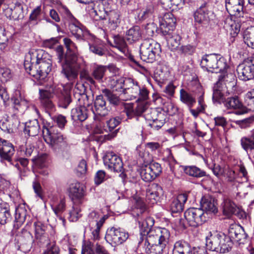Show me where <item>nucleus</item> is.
<instances>
[{"label":"nucleus","instance_id":"f257e3e1","mask_svg":"<svg viewBox=\"0 0 254 254\" xmlns=\"http://www.w3.org/2000/svg\"><path fill=\"white\" fill-rule=\"evenodd\" d=\"M58 62L62 66V73L68 80L77 77L79 69L84 64L83 59L78 56L77 48L73 43L68 49L65 55L64 54L63 48L58 46L56 48Z\"/></svg>","mask_w":254,"mask_h":254},{"label":"nucleus","instance_id":"f03ea898","mask_svg":"<svg viewBox=\"0 0 254 254\" xmlns=\"http://www.w3.org/2000/svg\"><path fill=\"white\" fill-rule=\"evenodd\" d=\"M40 99L46 108L52 109L53 104L51 99L55 95L59 99V106L66 108L71 102L70 90L62 85L51 88L49 90H39Z\"/></svg>","mask_w":254,"mask_h":254},{"label":"nucleus","instance_id":"7ed1b4c3","mask_svg":"<svg viewBox=\"0 0 254 254\" xmlns=\"http://www.w3.org/2000/svg\"><path fill=\"white\" fill-rule=\"evenodd\" d=\"M154 220L151 217H148L142 222V226L145 230L149 229L147 232L144 246L154 244L169 242L170 236L169 231L165 228L157 227L150 229L154 225Z\"/></svg>","mask_w":254,"mask_h":254},{"label":"nucleus","instance_id":"20e7f679","mask_svg":"<svg viewBox=\"0 0 254 254\" xmlns=\"http://www.w3.org/2000/svg\"><path fill=\"white\" fill-rule=\"evenodd\" d=\"M43 135L45 141L56 151H59L66 147V138L59 132L56 127H43Z\"/></svg>","mask_w":254,"mask_h":254},{"label":"nucleus","instance_id":"39448f33","mask_svg":"<svg viewBox=\"0 0 254 254\" xmlns=\"http://www.w3.org/2000/svg\"><path fill=\"white\" fill-rule=\"evenodd\" d=\"M126 87L120 95L123 100L136 99V101H138L145 100L148 98L149 92L147 89L143 86H140L133 79L126 78Z\"/></svg>","mask_w":254,"mask_h":254},{"label":"nucleus","instance_id":"423d86ee","mask_svg":"<svg viewBox=\"0 0 254 254\" xmlns=\"http://www.w3.org/2000/svg\"><path fill=\"white\" fill-rule=\"evenodd\" d=\"M200 65L208 71L218 73L228 67L226 60L215 54L206 55L202 57Z\"/></svg>","mask_w":254,"mask_h":254},{"label":"nucleus","instance_id":"0eeeda50","mask_svg":"<svg viewBox=\"0 0 254 254\" xmlns=\"http://www.w3.org/2000/svg\"><path fill=\"white\" fill-rule=\"evenodd\" d=\"M161 52L160 45L152 39L144 40L140 46V58L147 63L154 62Z\"/></svg>","mask_w":254,"mask_h":254},{"label":"nucleus","instance_id":"6e6552de","mask_svg":"<svg viewBox=\"0 0 254 254\" xmlns=\"http://www.w3.org/2000/svg\"><path fill=\"white\" fill-rule=\"evenodd\" d=\"M52 65V61L49 55V57H46L45 59L35 65L34 68H31V65L29 63H26L25 68L27 72L36 79L43 81L51 71Z\"/></svg>","mask_w":254,"mask_h":254},{"label":"nucleus","instance_id":"1a4fd4ad","mask_svg":"<svg viewBox=\"0 0 254 254\" xmlns=\"http://www.w3.org/2000/svg\"><path fill=\"white\" fill-rule=\"evenodd\" d=\"M105 166L111 171L121 173L119 177L123 180L127 177L124 172L123 162L122 158L113 152L107 153L103 158Z\"/></svg>","mask_w":254,"mask_h":254},{"label":"nucleus","instance_id":"9d476101","mask_svg":"<svg viewBox=\"0 0 254 254\" xmlns=\"http://www.w3.org/2000/svg\"><path fill=\"white\" fill-rule=\"evenodd\" d=\"M208 213L202 209L190 208L184 213V217L189 225L192 227H197L206 221Z\"/></svg>","mask_w":254,"mask_h":254},{"label":"nucleus","instance_id":"9b49d317","mask_svg":"<svg viewBox=\"0 0 254 254\" xmlns=\"http://www.w3.org/2000/svg\"><path fill=\"white\" fill-rule=\"evenodd\" d=\"M128 234L120 228L112 227L107 231L105 239L112 246L123 244L128 238Z\"/></svg>","mask_w":254,"mask_h":254},{"label":"nucleus","instance_id":"f8f14e48","mask_svg":"<svg viewBox=\"0 0 254 254\" xmlns=\"http://www.w3.org/2000/svg\"><path fill=\"white\" fill-rule=\"evenodd\" d=\"M144 118L149 121V125L155 129H159L164 124L165 115L163 112L157 109H147L144 115Z\"/></svg>","mask_w":254,"mask_h":254},{"label":"nucleus","instance_id":"ddd939ff","mask_svg":"<svg viewBox=\"0 0 254 254\" xmlns=\"http://www.w3.org/2000/svg\"><path fill=\"white\" fill-rule=\"evenodd\" d=\"M162 172L160 164L152 162L143 166L140 170V176L145 182H151L155 179Z\"/></svg>","mask_w":254,"mask_h":254},{"label":"nucleus","instance_id":"4468645a","mask_svg":"<svg viewBox=\"0 0 254 254\" xmlns=\"http://www.w3.org/2000/svg\"><path fill=\"white\" fill-rule=\"evenodd\" d=\"M239 78L248 81L254 77V59L248 60L240 64L237 68Z\"/></svg>","mask_w":254,"mask_h":254},{"label":"nucleus","instance_id":"2eb2a0df","mask_svg":"<svg viewBox=\"0 0 254 254\" xmlns=\"http://www.w3.org/2000/svg\"><path fill=\"white\" fill-rule=\"evenodd\" d=\"M96 14L99 16L100 19H106L108 18L109 26L112 30H115L119 25L121 19L119 12L116 10H109L108 8H104L103 11L99 10L98 13L95 11Z\"/></svg>","mask_w":254,"mask_h":254},{"label":"nucleus","instance_id":"dca6fc26","mask_svg":"<svg viewBox=\"0 0 254 254\" xmlns=\"http://www.w3.org/2000/svg\"><path fill=\"white\" fill-rule=\"evenodd\" d=\"M227 237L230 238L232 244L236 243L240 244L244 243L248 235L241 226L234 224L230 226Z\"/></svg>","mask_w":254,"mask_h":254},{"label":"nucleus","instance_id":"f3484780","mask_svg":"<svg viewBox=\"0 0 254 254\" xmlns=\"http://www.w3.org/2000/svg\"><path fill=\"white\" fill-rule=\"evenodd\" d=\"M213 17V11L205 3L202 4L194 14L195 21L203 25L207 24Z\"/></svg>","mask_w":254,"mask_h":254},{"label":"nucleus","instance_id":"a211bd4d","mask_svg":"<svg viewBox=\"0 0 254 254\" xmlns=\"http://www.w3.org/2000/svg\"><path fill=\"white\" fill-rule=\"evenodd\" d=\"M176 19L173 14L167 12L159 18V25L162 34H169L176 27Z\"/></svg>","mask_w":254,"mask_h":254},{"label":"nucleus","instance_id":"6ab92c4d","mask_svg":"<svg viewBox=\"0 0 254 254\" xmlns=\"http://www.w3.org/2000/svg\"><path fill=\"white\" fill-rule=\"evenodd\" d=\"M162 187L158 184L152 183L148 186L146 192V200L151 204L156 203L160 197L163 195Z\"/></svg>","mask_w":254,"mask_h":254},{"label":"nucleus","instance_id":"aec40b11","mask_svg":"<svg viewBox=\"0 0 254 254\" xmlns=\"http://www.w3.org/2000/svg\"><path fill=\"white\" fill-rule=\"evenodd\" d=\"M49 57V54L41 49H31L26 56V60L24 62V65L26 63H29L31 65V68L36 65L41 60Z\"/></svg>","mask_w":254,"mask_h":254},{"label":"nucleus","instance_id":"412c9836","mask_svg":"<svg viewBox=\"0 0 254 254\" xmlns=\"http://www.w3.org/2000/svg\"><path fill=\"white\" fill-rule=\"evenodd\" d=\"M108 218L107 215H103L99 211L93 210L87 215L86 221L89 228H94L97 226H102Z\"/></svg>","mask_w":254,"mask_h":254},{"label":"nucleus","instance_id":"4be33fe9","mask_svg":"<svg viewBox=\"0 0 254 254\" xmlns=\"http://www.w3.org/2000/svg\"><path fill=\"white\" fill-rule=\"evenodd\" d=\"M228 67L223 71L219 72L221 74L219 76L218 83L221 85L223 83L225 85V88L233 89L237 84V79L235 74L231 71H228Z\"/></svg>","mask_w":254,"mask_h":254},{"label":"nucleus","instance_id":"5701e85b","mask_svg":"<svg viewBox=\"0 0 254 254\" xmlns=\"http://www.w3.org/2000/svg\"><path fill=\"white\" fill-rule=\"evenodd\" d=\"M20 125V121L15 117L4 119L0 124V128L4 132L12 133L16 132Z\"/></svg>","mask_w":254,"mask_h":254},{"label":"nucleus","instance_id":"b1692460","mask_svg":"<svg viewBox=\"0 0 254 254\" xmlns=\"http://www.w3.org/2000/svg\"><path fill=\"white\" fill-rule=\"evenodd\" d=\"M244 4V0H228L226 8L230 14L240 16L243 13Z\"/></svg>","mask_w":254,"mask_h":254},{"label":"nucleus","instance_id":"393cba45","mask_svg":"<svg viewBox=\"0 0 254 254\" xmlns=\"http://www.w3.org/2000/svg\"><path fill=\"white\" fill-rule=\"evenodd\" d=\"M35 238L37 243L43 245L49 240L48 235L46 233L47 227L41 222L34 223Z\"/></svg>","mask_w":254,"mask_h":254},{"label":"nucleus","instance_id":"a878e982","mask_svg":"<svg viewBox=\"0 0 254 254\" xmlns=\"http://www.w3.org/2000/svg\"><path fill=\"white\" fill-rule=\"evenodd\" d=\"M14 151L13 146L11 143L6 140L2 141L1 146H0L1 161L6 160L9 162L10 164H12L11 162V159Z\"/></svg>","mask_w":254,"mask_h":254},{"label":"nucleus","instance_id":"bb28decb","mask_svg":"<svg viewBox=\"0 0 254 254\" xmlns=\"http://www.w3.org/2000/svg\"><path fill=\"white\" fill-rule=\"evenodd\" d=\"M68 27L71 34L77 39L84 38L85 28L75 18L69 21Z\"/></svg>","mask_w":254,"mask_h":254},{"label":"nucleus","instance_id":"cd10ccee","mask_svg":"<svg viewBox=\"0 0 254 254\" xmlns=\"http://www.w3.org/2000/svg\"><path fill=\"white\" fill-rule=\"evenodd\" d=\"M106 104V101L103 96H98L94 101V108L92 107L91 111L94 115L105 116L108 113Z\"/></svg>","mask_w":254,"mask_h":254},{"label":"nucleus","instance_id":"c85d7f7f","mask_svg":"<svg viewBox=\"0 0 254 254\" xmlns=\"http://www.w3.org/2000/svg\"><path fill=\"white\" fill-rule=\"evenodd\" d=\"M200 204L201 208L205 212L215 213L217 212L216 201L215 199L209 195L202 197Z\"/></svg>","mask_w":254,"mask_h":254},{"label":"nucleus","instance_id":"c756f323","mask_svg":"<svg viewBox=\"0 0 254 254\" xmlns=\"http://www.w3.org/2000/svg\"><path fill=\"white\" fill-rule=\"evenodd\" d=\"M221 233H214L212 234L209 232L206 237V246L208 249L212 251L219 252V243H220V237Z\"/></svg>","mask_w":254,"mask_h":254},{"label":"nucleus","instance_id":"7c9ffc66","mask_svg":"<svg viewBox=\"0 0 254 254\" xmlns=\"http://www.w3.org/2000/svg\"><path fill=\"white\" fill-rule=\"evenodd\" d=\"M188 199L186 193L179 194L177 198L173 199L170 205V209L172 213H179L184 209V204Z\"/></svg>","mask_w":254,"mask_h":254},{"label":"nucleus","instance_id":"2f4dec72","mask_svg":"<svg viewBox=\"0 0 254 254\" xmlns=\"http://www.w3.org/2000/svg\"><path fill=\"white\" fill-rule=\"evenodd\" d=\"M224 105L228 109L239 110L234 112L236 115H242L245 113L243 104L237 96L228 98L224 102Z\"/></svg>","mask_w":254,"mask_h":254},{"label":"nucleus","instance_id":"473e14b6","mask_svg":"<svg viewBox=\"0 0 254 254\" xmlns=\"http://www.w3.org/2000/svg\"><path fill=\"white\" fill-rule=\"evenodd\" d=\"M68 191L69 196L72 200L79 199L84 195V187L78 182L72 183L69 186Z\"/></svg>","mask_w":254,"mask_h":254},{"label":"nucleus","instance_id":"72a5a7b5","mask_svg":"<svg viewBox=\"0 0 254 254\" xmlns=\"http://www.w3.org/2000/svg\"><path fill=\"white\" fill-rule=\"evenodd\" d=\"M190 244L183 240L176 241L173 250V254H190L191 250Z\"/></svg>","mask_w":254,"mask_h":254},{"label":"nucleus","instance_id":"f704fd0d","mask_svg":"<svg viewBox=\"0 0 254 254\" xmlns=\"http://www.w3.org/2000/svg\"><path fill=\"white\" fill-rule=\"evenodd\" d=\"M51 206L52 210L57 217L63 221V224L65 222V220L62 217V215L65 210V200L64 198H61L57 202L53 201L51 203Z\"/></svg>","mask_w":254,"mask_h":254},{"label":"nucleus","instance_id":"c9c22d12","mask_svg":"<svg viewBox=\"0 0 254 254\" xmlns=\"http://www.w3.org/2000/svg\"><path fill=\"white\" fill-rule=\"evenodd\" d=\"M89 111L84 107H80L77 106L71 111V117L74 121H84L88 116Z\"/></svg>","mask_w":254,"mask_h":254},{"label":"nucleus","instance_id":"e433bc0d","mask_svg":"<svg viewBox=\"0 0 254 254\" xmlns=\"http://www.w3.org/2000/svg\"><path fill=\"white\" fill-rule=\"evenodd\" d=\"M165 36L168 48L171 50H176L180 45L181 37L177 33L173 31L170 32L169 34H163Z\"/></svg>","mask_w":254,"mask_h":254},{"label":"nucleus","instance_id":"4c0bfd02","mask_svg":"<svg viewBox=\"0 0 254 254\" xmlns=\"http://www.w3.org/2000/svg\"><path fill=\"white\" fill-rule=\"evenodd\" d=\"M221 207L223 210V214L228 216L235 214L237 208L236 204L227 197L224 198L221 204Z\"/></svg>","mask_w":254,"mask_h":254},{"label":"nucleus","instance_id":"58836bf2","mask_svg":"<svg viewBox=\"0 0 254 254\" xmlns=\"http://www.w3.org/2000/svg\"><path fill=\"white\" fill-rule=\"evenodd\" d=\"M169 242H162L153 245L144 246L145 252L148 254H162Z\"/></svg>","mask_w":254,"mask_h":254},{"label":"nucleus","instance_id":"ea45409f","mask_svg":"<svg viewBox=\"0 0 254 254\" xmlns=\"http://www.w3.org/2000/svg\"><path fill=\"white\" fill-rule=\"evenodd\" d=\"M40 129V126L36 119L25 123L24 132L28 136H34L37 135Z\"/></svg>","mask_w":254,"mask_h":254},{"label":"nucleus","instance_id":"a19ab883","mask_svg":"<svg viewBox=\"0 0 254 254\" xmlns=\"http://www.w3.org/2000/svg\"><path fill=\"white\" fill-rule=\"evenodd\" d=\"M126 39L129 43H132L139 40L141 37L140 29L139 26L131 27L126 33Z\"/></svg>","mask_w":254,"mask_h":254},{"label":"nucleus","instance_id":"79ce46f5","mask_svg":"<svg viewBox=\"0 0 254 254\" xmlns=\"http://www.w3.org/2000/svg\"><path fill=\"white\" fill-rule=\"evenodd\" d=\"M184 173L194 178H201L206 176V172L195 166H182Z\"/></svg>","mask_w":254,"mask_h":254},{"label":"nucleus","instance_id":"37998d69","mask_svg":"<svg viewBox=\"0 0 254 254\" xmlns=\"http://www.w3.org/2000/svg\"><path fill=\"white\" fill-rule=\"evenodd\" d=\"M27 211L23 207H19L16 209L15 213V220L14 228L18 229L25 222L27 216Z\"/></svg>","mask_w":254,"mask_h":254},{"label":"nucleus","instance_id":"c03bdc74","mask_svg":"<svg viewBox=\"0 0 254 254\" xmlns=\"http://www.w3.org/2000/svg\"><path fill=\"white\" fill-rule=\"evenodd\" d=\"M180 100L189 108H192L196 103L195 98L184 88H182L180 91Z\"/></svg>","mask_w":254,"mask_h":254},{"label":"nucleus","instance_id":"a18cd8bd","mask_svg":"<svg viewBox=\"0 0 254 254\" xmlns=\"http://www.w3.org/2000/svg\"><path fill=\"white\" fill-rule=\"evenodd\" d=\"M220 237L219 243V253H225L228 252L232 247V242L226 235L221 233Z\"/></svg>","mask_w":254,"mask_h":254},{"label":"nucleus","instance_id":"49530a36","mask_svg":"<svg viewBox=\"0 0 254 254\" xmlns=\"http://www.w3.org/2000/svg\"><path fill=\"white\" fill-rule=\"evenodd\" d=\"M242 147L246 151L254 149V129L248 136H244L241 139Z\"/></svg>","mask_w":254,"mask_h":254},{"label":"nucleus","instance_id":"de8ad7c7","mask_svg":"<svg viewBox=\"0 0 254 254\" xmlns=\"http://www.w3.org/2000/svg\"><path fill=\"white\" fill-rule=\"evenodd\" d=\"M243 39L248 47L254 49V26L249 27L244 31Z\"/></svg>","mask_w":254,"mask_h":254},{"label":"nucleus","instance_id":"09e8293b","mask_svg":"<svg viewBox=\"0 0 254 254\" xmlns=\"http://www.w3.org/2000/svg\"><path fill=\"white\" fill-rule=\"evenodd\" d=\"M120 122L121 120L119 117L111 118L106 121V126H104V128L98 132L100 133H103L104 131L107 132L112 131L119 125Z\"/></svg>","mask_w":254,"mask_h":254},{"label":"nucleus","instance_id":"8fccbe9b","mask_svg":"<svg viewBox=\"0 0 254 254\" xmlns=\"http://www.w3.org/2000/svg\"><path fill=\"white\" fill-rule=\"evenodd\" d=\"M224 27L230 32V34L233 37L236 36L240 31V25L232 21L231 18H228L226 20Z\"/></svg>","mask_w":254,"mask_h":254},{"label":"nucleus","instance_id":"3c124183","mask_svg":"<svg viewBox=\"0 0 254 254\" xmlns=\"http://www.w3.org/2000/svg\"><path fill=\"white\" fill-rule=\"evenodd\" d=\"M225 87L222 86L220 83L217 82L213 87L212 99L213 101L221 102L225 94Z\"/></svg>","mask_w":254,"mask_h":254},{"label":"nucleus","instance_id":"603ef678","mask_svg":"<svg viewBox=\"0 0 254 254\" xmlns=\"http://www.w3.org/2000/svg\"><path fill=\"white\" fill-rule=\"evenodd\" d=\"M11 100L14 105V108L16 110H19L20 106L25 102V100L22 96L21 92L19 90L14 91Z\"/></svg>","mask_w":254,"mask_h":254},{"label":"nucleus","instance_id":"864d4df0","mask_svg":"<svg viewBox=\"0 0 254 254\" xmlns=\"http://www.w3.org/2000/svg\"><path fill=\"white\" fill-rule=\"evenodd\" d=\"M115 47L119 49L123 54H126L127 52V44L125 39L118 35L114 37Z\"/></svg>","mask_w":254,"mask_h":254},{"label":"nucleus","instance_id":"5fc2aeb1","mask_svg":"<svg viewBox=\"0 0 254 254\" xmlns=\"http://www.w3.org/2000/svg\"><path fill=\"white\" fill-rule=\"evenodd\" d=\"M80 96L78 100V106L80 107H84L88 109V111H91L92 109V100H89L88 96L86 94L80 95Z\"/></svg>","mask_w":254,"mask_h":254},{"label":"nucleus","instance_id":"6e6d98bb","mask_svg":"<svg viewBox=\"0 0 254 254\" xmlns=\"http://www.w3.org/2000/svg\"><path fill=\"white\" fill-rule=\"evenodd\" d=\"M193 91L198 96V107L201 109L205 110L206 105L204 102L203 95L204 92L202 87L199 83H197L196 84V89L193 90Z\"/></svg>","mask_w":254,"mask_h":254},{"label":"nucleus","instance_id":"4d7b16f0","mask_svg":"<svg viewBox=\"0 0 254 254\" xmlns=\"http://www.w3.org/2000/svg\"><path fill=\"white\" fill-rule=\"evenodd\" d=\"M23 15V6L19 3H16L12 6L11 19L14 20L22 18Z\"/></svg>","mask_w":254,"mask_h":254},{"label":"nucleus","instance_id":"13d9d810","mask_svg":"<svg viewBox=\"0 0 254 254\" xmlns=\"http://www.w3.org/2000/svg\"><path fill=\"white\" fill-rule=\"evenodd\" d=\"M11 220V215L9 210L5 207H0V224L4 225Z\"/></svg>","mask_w":254,"mask_h":254},{"label":"nucleus","instance_id":"bf43d9fd","mask_svg":"<svg viewBox=\"0 0 254 254\" xmlns=\"http://www.w3.org/2000/svg\"><path fill=\"white\" fill-rule=\"evenodd\" d=\"M81 254H96L95 246L89 241H84L82 244Z\"/></svg>","mask_w":254,"mask_h":254},{"label":"nucleus","instance_id":"052dcab7","mask_svg":"<svg viewBox=\"0 0 254 254\" xmlns=\"http://www.w3.org/2000/svg\"><path fill=\"white\" fill-rule=\"evenodd\" d=\"M124 112L128 119H131L135 118L138 121L139 117H136L135 109H133V105L131 103L124 104Z\"/></svg>","mask_w":254,"mask_h":254},{"label":"nucleus","instance_id":"680f3d73","mask_svg":"<svg viewBox=\"0 0 254 254\" xmlns=\"http://www.w3.org/2000/svg\"><path fill=\"white\" fill-rule=\"evenodd\" d=\"M124 112L128 119H131L135 118L138 121L139 117H136L135 109H133V105L131 103L124 104Z\"/></svg>","mask_w":254,"mask_h":254},{"label":"nucleus","instance_id":"e2e57ef3","mask_svg":"<svg viewBox=\"0 0 254 254\" xmlns=\"http://www.w3.org/2000/svg\"><path fill=\"white\" fill-rule=\"evenodd\" d=\"M106 70V66L102 65L98 66L94 69L92 75L95 79L101 81Z\"/></svg>","mask_w":254,"mask_h":254},{"label":"nucleus","instance_id":"0e129e2a","mask_svg":"<svg viewBox=\"0 0 254 254\" xmlns=\"http://www.w3.org/2000/svg\"><path fill=\"white\" fill-rule=\"evenodd\" d=\"M102 93L108 98L111 104L118 105L119 103L120 100L119 97L113 94L109 89H105L103 90Z\"/></svg>","mask_w":254,"mask_h":254},{"label":"nucleus","instance_id":"69168bd1","mask_svg":"<svg viewBox=\"0 0 254 254\" xmlns=\"http://www.w3.org/2000/svg\"><path fill=\"white\" fill-rule=\"evenodd\" d=\"M160 2L165 8H171L173 6H179L184 3V0H160Z\"/></svg>","mask_w":254,"mask_h":254},{"label":"nucleus","instance_id":"338daca9","mask_svg":"<svg viewBox=\"0 0 254 254\" xmlns=\"http://www.w3.org/2000/svg\"><path fill=\"white\" fill-rule=\"evenodd\" d=\"M46 159V154L42 153L32 158V161L35 165L43 168L45 166Z\"/></svg>","mask_w":254,"mask_h":254},{"label":"nucleus","instance_id":"774afa93","mask_svg":"<svg viewBox=\"0 0 254 254\" xmlns=\"http://www.w3.org/2000/svg\"><path fill=\"white\" fill-rule=\"evenodd\" d=\"M60 250L55 242H50L47 246V249L43 254H59Z\"/></svg>","mask_w":254,"mask_h":254}]
</instances>
